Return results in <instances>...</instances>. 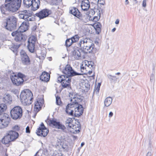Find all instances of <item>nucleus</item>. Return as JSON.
<instances>
[{"mask_svg":"<svg viewBox=\"0 0 156 156\" xmlns=\"http://www.w3.org/2000/svg\"><path fill=\"white\" fill-rule=\"evenodd\" d=\"M22 0H5V3L0 6L2 13L5 14L6 11L16 12L20 7Z\"/></svg>","mask_w":156,"mask_h":156,"instance_id":"f257e3e1","label":"nucleus"},{"mask_svg":"<svg viewBox=\"0 0 156 156\" xmlns=\"http://www.w3.org/2000/svg\"><path fill=\"white\" fill-rule=\"evenodd\" d=\"M78 46L83 48L84 51L86 53L92 52L94 50V45L91 41L87 38H82L78 43Z\"/></svg>","mask_w":156,"mask_h":156,"instance_id":"f03ea898","label":"nucleus"},{"mask_svg":"<svg viewBox=\"0 0 156 156\" xmlns=\"http://www.w3.org/2000/svg\"><path fill=\"white\" fill-rule=\"evenodd\" d=\"M72 96L70 100L72 102H73L74 105V113L76 116L79 117L80 116L83 112L82 106L78 104V102L80 100V99L79 98L80 96L77 95Z\"/></svg>","mask_w":156,"mask_h":156,"instance_id":"7ed1b4c3","label":"nucleus"},{"mask_svg":"<svg viewBox=\"0 0 156 156\" xmlns=\"http://www.w3.org/2000/svg\"><path fill=\"white\" fill-rule=\"evenodd\" d=\"M33 95L29 90H26L22 92L20 95L21 102L24 105H30L33 99Z\"/></svg>","mask_w":156,"mask_h":156,"instance_id":"20e7f679","label":"nucleus"},{"mask_svg":"<svg viewBox=\"0 0 156 156\" xmlns=\"http://www.w3.org/2000/svg\"><path fill=\"white\" fill-rule=\"evenodd\" d=\"M17 19L13 16H9L6 21L3 23L2 25L6 29L12 31L16 29Z\"/></svg>","mask_w":156,"mask_h":156,"instance_id":"39448f33","label":"nucleus"},{"mask_svg":"<svg viewBox=\"0 0 156 156\" xmlns=\"http://www.w3.org/2000/svg\"><path fill=\"white\" fill-rule=\"evenodd\" d=\"M11 118L16 120L20 119L23 115V110L21 107L16 106L14 107L10 111Z\"/></svg>","mask_w":156,"mask_h":156,"instance_id":"423d86ee","label":"nucleus"},{"mask_svg":"<svg viewBox=\"0 0 156 156\" xmlns=\"http://www.w3.org/2000/svg\"><path fill=\"white\" fill-rule=\"evenodd\" d=\"M25 76L22 73H19L17 75L14 74L11 76L12 81L14 85L19 86L22 85L24 82L23 78Z\"/></svg>","mask_w":156,"mask_h":156,"instance_id":"0eeeda50","label":"nucleus"},{"mask_svg":"<svg viewBox=\"0 0 156 156\" xmlns=\"http://www.w3.org/2000/svg\"><path fill=\"white\" fill-rule=\"evenodd\" d=\"M32 12L29 11H21L20 12L19 17L27 21H33L34 18L32 17Z\"/></svg>","mask_w":156,"mask_h":156,"instance_id":"6e6552de","label":"nucleus"},{"mask_svg":"<svg viewBox=\"0 0 156 156\" xmlns=\"http://www.w3.org/2000/svg\"><path fill=\"white\" fill-rule=\"evenodd\" d=\"M71 77L65 75H62L58 78V81L61 83L62 87L66 88L70 85Z\"/></svg>","mask_w":156,"mask_h":156,"instance_id":"1a4fd4ad","label":"nucleus"},{"mask_svg":"<svg viewBox=\"0 0 156 156\" xmlns=\"http://www.w3.org/2000/svg\"><path fill=\"white\" fill-rule=\"evenodd\" d=\"M48 123L50 126L53 128L64 131L66 129L65 126L56 119L50 120L48 121Z\"/></svg>","mask_w":156,"mask_h":156,"instance_id":"9d476101","label":"nucleus"},{"mask_svg":"<svg viewBox=\"0 0 156 156\" xmlns=\"http://www.w3.org/2000/svg\"><path fill=\"white\" fill-rule=\"evenodd\" d=\"M62 72L68 76L70 77L72 76L81 75V73H77L74 71L72 67L69 65H66L62 70Z\"/></svg>","mask_w":156,"mask_h":156,"instance_id":"9b49d317","label":"nucleus"},{"mask_svg":"<svg viewBox=\"0 0 156 156\" xmlns=\"http://www.w3.org/2000/svg\"><path fill=\"white\" fill-rule=\"evenodd\" d=\"M21 31H16L12 33V36L15 37L14 40L16 41H25L26 38V36L23 34Z\"/></svg>","mask_w":156,"mask_h":156,"instance_id":"f8f14e48","label":"nucleus"},{"mask_svg":"<svg viewBox=\"0 0 156 156\" xmlns=\"http://www.w3.org/2000/svg\"><path fill=\"white\" fill-rule=\"evenodd\" d=\"M37 41V37L34 36H30L28 39L27 47L30 52L33 53L34 52L35 43Z\"/></svg>","mask_w":156,"mask_h":156,"instance_id":"ddd939ff","label":"nucleus"},{"mask_svg":"<svg viewBox=\"0 0 156 156\" xmlns=\"http://www.w3.org/2000/svg\"><path fill=\"white\" fill-rule=\"evenodd\" d=\"M93 63L92 62L86 61L85 62H83L80 66V70L82 73L81 75H83V74L86 73L87 70L89 68H93Z\"/></svg>","mask_w":156,"mask_h":156,"instance_id":"4468645a","label":"nucleus"},{"mask_svg":"<svg viewBox=\"0 0 156 156\" xmlns=\"http://www.w3.org/2000/svg\"><path fill=\"white\" fill-rule=\"evenodd\" d=\"M48 133V130L45 127L44 124L42 123L36 130V133L39 136L45 137L46 136Z\"/></svg>","mask_w":156,"mask_h":156,"instance_id":"2eb2a0df","label":"nucleus"},{"mask_svg":"<svg viewBox=\"0 0 156 156\" xmlns=\"http://www.w3.org/2000/svg\"><path fill=\"white\" fill-rule=\"evenodd\" d=\"M79 84L80 89L81 90L82 92H86L89 90L90 88V85L87 81H85L83 80H82Z\"/></svg>","mask_w":156,"mask_h":156,"instance_id":"dca6fc26","label":"nucleus"},{"mask_svg":"<svg viewBox=\"0 0 156 156\" xmlns=\"http://www.w3.org/2000/svg\"><path fill=\"white\" fill-rule=\"evenodd\" d=\"M83 53L82 49L75 48L72 52V57L75 59L80 60L82 58V54Z\"/></svg>","mask_w":156,"mask_h":156,"instance_id":"f3484780","label":"nucleus"},{"mask_svg":"<svg viewBox=\"0 0 156 156\" xmlns=\"http://www.w3.org/2000/svg\"><path fill=\"white\" fill-rule=\"evenodd\" d=\"M2 122L3 124V127L4 128L7 127L9 125L10 121V118L9 115L6 113L2 114Z\"/></svg>","mask_w":156,"mask_h":156,"instance_id":"a211bd4d","label":"nucleus"},{"mask_svg":"<svg viewBox=\"0 0 156 156\" xmlns=\"http://www.w3.org/2000/svg\"><path fill=\"white\" fill-rule=\"evenodd\" d=\"M51 13V11L48 9H43L39 13L36 14V16L39 17L40 19H43L47 17Z\"/></svg>","mask_w":156,"mask_h":156,"instance_id":"6ab92c4d","label":"nucleus"},{"mask_svg":"<svg viewBox=\"0 0 156 156\" xmlns=\"http://www.w3.org/2000/svg\"><path fill=\"white\" fill-rule=\"evenodd\" d=\"M20 55L22 62L23 64L28 65L30 64L29 58L25 52L23 51L21 52Z\"/></svg>","mask_w":156,"mask_h":156,"instance_id":"aec40b11","label":"nucleus"},{"mask_svg":"<svg viewBox=\"0 0 156 156\" xmlns=\"http://www.w3.org/2000/svg\"><path fill=\"white\" fill-rule=\"evenodd\" d=\"M44 103L43 101L39 100L35 102L34 108V110L36 112H38L41 109V107Z\"/></svg>","mask_w":156,"mask_h":156,"instance_id":"412c9836","label":"nucleus"},{"mask_svg":"<svg viewBox=\"0 0 156 156\" xmlns=\"http://www.w3.org/2000/svg\"><path fill=\"white\" fill-rule=\"evenodd\" d=\"M29 21H27L25 20L24 22H23L20 27L19 30L22 32H23L27 30L29 27Z\"/></svg>","mask_w":156,"mask_h":156,"instance_id":"4be33fe9","label":"nucleus"},{"mask_svg":"<svg viewBox=\"0 0 156 156\" xmlns=\"http://www.w3.org/2000/svg\"><path fill=\"white\" fill-rule=\"evenodd\" d=\"M81 6L83 10L87 11L90 7V4L89 0H83L81 2Z\"/></svg>","mask_w":156,"mask_h":156,"instance_id":"5701e85b","label":"nucleus"},{"mask_svg":"<svg viewBox=\"0 0 156 156\" xmlns=\"http://www.w3.org/2000/svg\"><path fill=\"white\" fill-rule=\"evenodd\" d=\"M69 12L79 19H80V17H81L82 15L78 9L75 7L71 8Z\"/></svg>","mask_w":156,"mask_h":156,"instance_id":"b1692460","label":"nucleus"},{"mask_svg":"<svg viewBox=\"0 0 156 156\" xmlns=\"http://www.w3.org/2000/svg\"><path fill=\"white\" fill-rule=\"evenodd\" d=\"M74 105L73 102L72 104H68L66 107V112L69 115H73L74 113Z\"/></svg>","mask_w":156,"mask_h":156,"instance_id":"393cba45","label":"nucleus"},{"mask_svg":"<svg viewBox=\"0 0 156 156\" xmlns=\"http://www.w3.org/2000/svg\"><path fill=\"white\" fill-rule=\"evenodd\" d=\"M50 75L47 72H44L40 77V79L42 81L46 82L48 81L50 79Z\"/></svg>","mask_w":156,"mask_h":156,"instance_id":"a878e982","label":"nucleus"},{"mask_svg":"<svg viewBox=\"0 0 156 156\" xmlns=\"http://www.w3.org/2000/svg\"><path fill=\"white\" fill-rule=\"evenodd\" d=\"M20 44L17 43H12L9 47V48L15 53L16 55L18 48L20 46Z\"/></svg>","mask_w":156,"mask_h":156,"instance_id":"bb28decb","label":"nucleus"},{"mask_svg":"<svg viewBox=\"0 0 156 156\" xmlns=\"http://www.w3.org/2000/svg\"><path fill=\"white\" fill-rule=\"evenodd\" d=\"M70 128L73 129V130H71V131L74 133H79L81 128L80 125L76 123H75V124H73L72 127Z\"/></svg>","mask_w":156,"mask_h":156,"instance_id":"cd10ccee","label":"nucleus"},{"mask_svg":"<svg viewBox=\"0 0 156 156\" xmlns=\"http://www.w3.org/2000/svg\"><path fill=\"white\" fill-rule=\"evenodd\" d=\"M8 134L10 136L11 141H13L16 139L19 136L18 133L13 130L9 131Z\"/></svg>","mask_w":156,"mask_h":156,"instance_id":"c85d7f7f","label":"nucleus"},{"mask_svg":"<svg viewBox=\"0 0 156 156\" xmlns=\"http://www.w3.org/2000/svg\"><path fill=\"white\" fill-rule=\"evenodd\" d=\"M40 5L39 0H34L31 6L32 10L35 11L39 8Z\"/></svg>","mask_w":156,"mask_h":156,"instance_id":"c756f323","label":"nucleus"},{"mask_svg":"<svg viewBox=\"0 0 156 156\" xmlns=\"http://www.w3.org/2000/svg\"><path fill=\"white\" fill-rule=\"evenodd\" d=\"M11 141L10 136L8 134L2 139V143L5 144H9Z\"/></svg>","mask_w":156,"mask_h":156,"instance_id":"7c9ffc66","label":"nucleus"},{"mask_svg":"<svg viewBox=\"0 0 156 156\" xmlns=\"http://www.w3.org/2000/svg\"><path fill=\"white\" fill-rule=\"evenodd\" d=\"M113 99L111 97H108L105 98L104 101V105L108 107L112 104Z\"/></svg>","mask_w":156,"mask_h":156,"instance_id":"2f4dec72","label":"nucleus"},{"mask_svg":"<svg viewBox=\"0 0 156 156\" xmlns=\"http://www.w3.org/2000/svg\"><path fill=\"white\" fill-rule=\"evenodd\" d=\"M101 25L100 23H97L94 26V27L96 30V33L97 34H99L101 32Z\"/></svg>","mask_w":156,"mask_h":156,"instance_id":"473e14b6","label":"nucleus"},{"mask_svg":"<svg viewBox=\"0 0 156 156\" xmlns=\"http://www.w3.org/2000/svg\"><path fill=\"white\" fill-rule=\"evenodd\" d=\"M46 2H48L49 4L52 5H58L61 1V0H44Z\"/></svg>","mask_w":156,"mask_h":156,"instance_id":"72a5a7b5","label":"nucleus"},{"mask_svg":"<svg viewBox=\"0 0 156 156\" xmlns=\"http://www.w3.org/2000/svg\"><path fill=\"white\" fill-rule=\"evenodd\" d=\"M3 101L5 103L10 104L12 99L9 94L6 95L3 98Z\"/></svg>","mask_w":156,"mask_h":156,"instance_id":"f704fd0d","label":"nucleus"},{"mask_svg":"<svg viewBox=\"0 0 156 156\" xmlns=\"http://www.w3.org/2000/svg\"><path fill=\"white\" fill-rule=\"evenodd\" d=\"M33 2V0H23V2L25 6L27 8L32 5Z\"/></svg>","mask_w":156,"mask_h":156,"instance_id":"c9c22d12","label":"nucleus"},{"mask_svg":"<svg viewBox=\"0 0 156 156\" xmlns=\"http://www.w3.org/2000/svg\"><path fill=\"white\" fill-rule=\"evenodd\" d=\"M155 66L154 65H153V69H152V73L151 74L150 76V81L151 82H152L154 81V74L155 73Z\"/></svg>","mask_w":156,"mask_h":156,"instance_id":"e433bc0d","label":"nucleus"},{"mask_svg":"<svg viewBox=\"0 0 156 156\" xmlns=\"http://www.w3.org/2000/svg\"><path fill=\"white\" fill-rule=\"evenodd\" d=\"M73 119L71 118L68 119L66 121V124L67 126L69 127V128L71 127L72 126L73 124L72 123L73 122Z\"/></svg>","mask_w":156,"mask_h":156,"instance_id":"4c0bfd02","label":"nucleus"},{"mask_svg":"<svg viewBox=\"0 0 156 156\" xmlns=\"http://www.w3.org/2000/svg\"><path fill=\"white\" fill-rule=\"evenodd\" d=\"M7 108V106L5 104H0V115L1 114L4 112Z\"/></svg>","mask_w":156,"mask_h":156,"instance_id":"58836bf2","label":"nucleus"},{"mask_svg":"<svg viewBox=\"0 0 156 156\" xmlns=\"http://www.w3.org/2000/svg\"><path fill=\"white\" fill-rule=\"evenodd\" d=\"M73 43L71 38H69L66 40L65 42V45L67 47L70 46Z\"/></svg>","mask_w":156,"mask_h":156,"instance_id":"ea45409f","label":"nucleus"},{"mask_svg":"<svg viewBox=\"0 0 156 156\" xmlns=\"http://www.w3.org/2000/svg\"><path fill=\"white\" fill-rule=\"evenodd\" d=\"M79 37L78 35H76L73 36L71 38V39L73 43L76 42L78 41L79 39Z\"/></svg>","mask_w":156,"mask_h":156,"instance_id":"a19ab883","label":"nucleus"},{"mask_svg":"<svg viewBox=\"0 0 156 156\" xmlns=\"http://www.w3.org/2000/svg\"><path fill=\"white\" fill-rule=\"evenodd\" d=\"M108 78L111 80L113 81H114L116 82L117 81V79H118L115 76H112L111 75H109L108 76Z\"/></svg>","mask_w":156,"mask_h":156,"instance_id":"79ce46f5","label":"nucleus"},{"mask_svg":"<svg viewBox=\"0 0 156 156\" xmlns=\"http://www.w3.org/2000/svg\"><path fill=\"white\" fill-rule=\"evenodd\" d=\"M56 104L58 105H61L62 104V102L59 97L58 96L56 98Z\"/></svg>","mask_w":156,"mask_h":156,"instance_id":"37998d69","label":"nucleus"},{"mask_svg":"<svg viewBox=\"0 0 156 156\" xmlns=\"http://www.w3.org/2000/svg\"><path fill=\"white\" fill-rule=\"evenodd\" d=\"M20 127L17 125H16L12 127V129L15 131H18L20 129Z\"/></svg>","mask_w":156,"mask_h":156,"instance_id":"c03bdc74","label":"nucleus"},{"mask_svg":"<svg viewBox=\"0 0 156 156\" xmlns=\"http://www.w3.org/2000/svg\"><path fill=\"white\" fill-rule=\"evenodd\" d=\"M2 117H1V115H0V129H3V123H2Z\"/></svg>","mask_w":156,"mask_h":156,"instance_id":"a18cd8bd","label":"nucleus"},{"mask_svg":"<svg viewBox=\"0 0 156 156\" xmlns=\"http://www.w3.org/2000/svg\"><path fill=\"white\" fill-rule=\"evenodd\" d=\"M146 2H147V0H143V4L142 5L143 6L145 7L146 6Z\"/></svg>","mask_w":156,"mask_h":156,"instance_id":"49530a36","label":"nucleus"},{"mask_svg":"<svg viewBox=\"0 0 156 156\" xmlns=\"http://www.w3.org/2000/svg\"><path fill=\"white\" fill-rule=\"evenodd\" d=\"M98 3L100 4L103 5L105 3L104 0H98Z\"/></svg>","mask_w":156,"mask_h":156,"instance_id":"de8ad7c7","label":"nucleus"},{"mask_svg":"<svg viewBox=\"0 0 156 156\" xmlns=\"http://www.w3.org/2000/svg\"><path fill=\"white\" fill-rule=\"evenodd\" d=\"M26 133H30V128L28 126H27L26 128Z\"/></svg>","mask_w":156,"mask_h":156,"instance_id":"09e8293b","label":"nucleus"},{"mask_svg":"<svg viewBox=\"0 0 156 156\" xmlns=\"http://www.w3.org/2000/svg\"><path fill=\"white\" fill-rule=\"evenodd\" d=\"M101 85V83H98V85L97 86V87L96 88V90H97L98 91L100 90V86Z\"/></svg>","mask_w":156,"mask_h":156,"instance_id":"8fccbe9b","label":"nucleus"},{"mask_svg":"<svg viewBox=\"0 0 156 156\" xmlns=\"http://www.w3.org/2000/svg\"><path fill=\"white\" fill-rule=\"evenodd\" d=\"M93 21H95V22H96L98 20V18L97 16H95L94 18H93Z\"/></svg>","mask_w":156,"mask_h":156,"instance_id":"3c124183","label":"nucleus"},{"mask_svg":"<svg viewBox=\"0 0 156 156\" xmlns=\"http://www.w3.org/2000/svg\"><path fill=\"white\" fill-rule=\"evenodd\" d=\"M113 113L112 112H109L108 115V117L109 118H111L112 117L113 115Z\"/></svg>","mask_w":156,"mask_h":156,"instance_id":"603ef678","label":"nucleus"},{"mask_svg":"<svg viewBox=\"0 0 156 156\" xmlns=\"http://www.w3.org/2000/svg\"><path fill=\"white\" fill-rule=\"evenodd\" d=\"M146 156H152V154L151 152H148Z\"/></svg>","mask_w":156,"mask_h":156,"instance_id":"864d4df0","label":"nucleus"},{"mask_svg":"<svg viewBox=\"0 0 156 156\" xmlns=\"http://www.w3.org/2000/svg\"><path fill=\"white\" fill-rule=\"evenodd\" d=\"M119 20L118 19H117L116 20L115 23L116 24H118L119 23Z\"/></svg>","mask_w":156,"mask_h":156,"instance_id":"5fc2aeb1","label":"nucleus"},{"mask_svg":"<svg viewBox=\"0 0 156 156\" xmlns=\"http://www.w3.org/2000/svg\"><path fill=\"white\" fill-rule=\"evenodd\" d=\"M90 12H91L92 15H94L95 14V12L93 9H91V10Z\"/></svg>","mask_w":156,"mask_h":156,"instance_id":"6e6d98bb","label":"nucleus"},{"mask_svg":"<svg viewBox=\"0 0 156 156\" xmlns=\"http://www.w3.org/2000/svg\"><path fill=\"white\" fill-rule=\"evenodd\" d=\"M129 2L128 0H126L125 1V4L128 5L129 4Z\"/></svg>","mask_w":156,"mask_h":156,"instance_id":"4d7b16f0","label":"nucleus"},{"mask_svg":"<svg viewBox=\"0 0 156 156\" xmlns=\"http://www.w3.org/2000/svg\"><path fill=\"white\" fill-rule=\"evenodd\" d=\"M73 137L74 140L76 139L77 138V136H73Z\"/></svg>","mask_w":156,"mask_h":156,"instance_id":"13d9d810","label":"nucleus"},{"mask_svg":"<svg viewBox=\"0 0 156 156\" xmlns=\"http://www.w3.org/2000/svg\"><path fill=\"white\" fill-rule=\"evenodd\" d=\"M116 30V28H113L112 30V32H115V31Z\"/></svg>","mask_w":156,"mask_h":156,"instance_id":"bf43d9fd","label":"nucleus"},{"mask_svg":"<svg viewBox=\"0 0 156 156\" xmlns=\"http://www.w3.org/2000/svg\"><path fill=\"white\" fill-rule=\"evenodd\" d=\"M88 73H89V74H91L92 73V69H91V70H89L88 71Z\"/></svg>","mask_w":156,"mask_h":156,"instance_id":"052dcab7","label":"nucleus"},{"mask_svg":"<svg viewBox=\"0 0 156 156\" xmlns=\"http://www.w3.org/2000/svg\"><path fill=\"white\" fill-rule=\"evenodd\" d=\"M84 144V142H82L81 144V147H83Z\"/></svg>","mask_w":156,"mask_h":156,"instance_id":"680f3d73","label":"nucleus"},{"mask_svg":"<svg viewBox=\"0 0 156 156\" xmlns=\"http://www.w3.org/2000/svg\"><path fill=\"white\" fill-rule=\"evenodd\" d=\"M115 74L116 75H119L120 74V73H119V72H118V73H115Z\"/></svg>","mask_w":156,"mask_h":156,"instance_id":"e2e57ef3","label":"nucleus"},{"mask_svg":"<svg viewBox=\"0 0 156 156\" xmlns=\"http://www.w3.org/2000/svg\"><path fill=\"white\" fill-rule=\"evenodd\" d=\"M45 56H46V55L45 54H44L42 56L44 58V57H45Z\"/></svg>","mask_w":156,"mask_h":156,"instance_id":"0e129e2a","label":"nucleus"},{"mask_svg":"<svg viewBox=\"0 0 156 156\" xmlns=\"http://www.w3.org/2000/svg\"><path fill=\"white\" fill-rule=\"evenodd\" d=\"M37 153L38 152H37L34 156H39V155H38L37 154Z\"/></svg>","mask_w":156,"mask_h":156,"instance_id":"69168bd1","label":"nucleus"},{"mask_svg":"<svg viewBox=\"0 0 156 156\" xmlns=\"http://www.w3.org/2000/svg\"><path fill=\"white\" fill-rule=\"evenodd\" d=\"M135 2H136V3H137V0H135Z\"/></svg>","mask_w":156,"mask_h":156,"instance_id":"338daca9","label":"nucleus"}]
</instances>
